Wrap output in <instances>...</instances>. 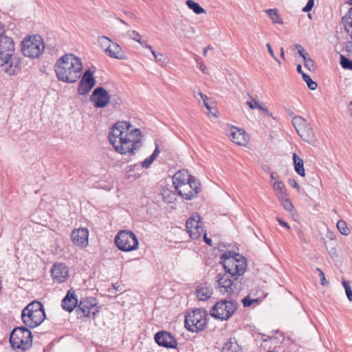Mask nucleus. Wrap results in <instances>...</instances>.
Here are the masks:
<instances>
[{"label":"nucleus","mask_w":352,"mask_h":352,"mask_svg":"<svg viewBox=\"0 0 352 352\" xmlns=\"http://www.w3.org/2000/svg\"><path fill=\"white\" fill-rule=\"evenodd\" d=\"M89 100L95 108L102 109L109 104L111 98L109 92L103 87H97L92 91Z\"/></svg>","instance_id":"9b49d317"},{"label":"nucleus","mask_w":352,"mask_h":352,"mask_svg":"<svg viewBox=\"0 0 352 352\" xmlns=\"http://www.w3.org/2000/svg\"><path fill=\"white\" fill-rule=\"evenodd\" d=\"M186 227L192 239H199L204 231L202 222L201 221V217L197 213H194L187 220Z\"/></svg>","instance_id":"f8f14e48"},{"label":"nucleus","mask_w":352,"mask_h":352,"mask_svg":"<svg viewBox=\"0 0 352 352\" xmlns=\"http://www.w3.org/2000/svg\"><path fill=\"white\" fill-rule=\"evenodd\" d=\"M101 306L98 305V300L94 297H85L80 300L76 309V314L78 319L83 318H92L94 319L100 312Z\"/></svg>","instance_id":"1a4fd4ad"},{"label":"nucleus","mask_w":352,"mask_h":352,"mask_svg":"<svg viewBox=\"0 0 352 352\" xmlns=\"http://www.w3.org/2000/svg\"><path fill=\"white\" fill-rule=\"evenodd\" d=\"M190 175L187 170L183 169L177 172L173 177V186L178 193L179 190H182V188H188V181Z\"/></svg>","instance_id":"a211bd4d"},{"label":"nucleus","mask_w":352,"mask_h":352,"mask_svg":"<svg viewBox=\"0 0 352 352\" xmlns=\"http://www.w3.org/2000/svg\"><path fill=\"white\" fill-rule=\"evenodd\" d=\"M307 122L305 119L300 116H296L292 119V124L295 127L296 132L300 130Z\"/></svg>","instance_id":"f704fd0d"},{"label":"nucleus","mask_w":352,"mask_h":352,"mask_svg":"<svg viewBox=\"0 0 352 352\" xmlns=\"http://www.w3.org/2000/svg\"><path fill=\"white\" fill-rule=\"evenodd\" d=\"M153 55L155 58V60L157 63L160 64H163L166 62V58L164 57V56L157 52H153Z\"/></svg>","instance_id":"c03bdc74"},{"label":"nucleus","mask_w":352,"mask_h":352,"mask_svg":"<svg viewBox=\"0 0 352 352\" xmlns=\"http://www.w3.org/2000/svg\"><path fill=\"white\" fill-rule=\"evenodd\" d=\"M114 125L119 128L120 131L122 132V135L129 131L131 128L130 122L126 121L118 122Z\"/></svg>","instance_id":"c9c22d12"},{"label":"nucleus","mask_w":352,"mask_h":352,"mask_svg":"<svg viewBox=\"0 0 352 352\" xmlns=\"http://www.w3.org/2000/svg\"><path fill=\"white\" fill-rule=\"evenodd\" d=\"M238 280L236 276L232 278L230 274L225 273L221 275V288L224 289V292L228 294L233 293L236 289V285L234 283Z\"/></svg>","instance_id":"b1692460"},{"label":"nucleus","mask_w":352,"mask_h":352,"mask_svg":"<svg viewBox=\"0 0 352 352\" xmlns=\"http://www.w3.org/2000/svg\"><path fill=\"white\" fill-rule=\"evenodd\" d=\"M276 193L278 198L280 202L283 201V200H285V199H288V197H287L288 195L287 194L286 190L280 191V192H276Z\"/></svg>","instance_id":"5fc2aeb1"},{"label":"nucleus","mask_w":352,"mask_h":352,"mask_svg":"<svg viewBox=\"0 0 352 352\" xmlns=\"http://www.w3.org/2000/svg\"><path fill=\"white\" fill-rule=\"evenodd\" d=\"M219 307H220V301L216 302L210 310L211 316L217 319H220V314L217 310Z\"/></svg>","instance_id":"a19ab883"},{"label":"nucleus","mask_w":352,"mask_h":352,"mask_svg":"<svg viewBox=\"0 0 352 352\" xmlns=\"http://www.w3.org/2000/svg\"><path fill=\"white\" fill-rule=\"evenodd\" d=\"M263 169L266 173H272L270 167L269 166H267V165L263 166Z\"/></svg>","instance_id":"69168bd1"},{"label":"nucleus","mask_w":352,"mask_h":352,"mask_svg":"<svg viewBox=\"0 0 352 352\" xmlns=\"http://www.w3.org/2000/svg\"><path fill=\"white\" fill-rule=\"evenodd\" d=\"M276 220L278 221V222L279 223V224L281 226L286 228L287 230H290V226H289V224L287 222L284 221L283 219H281L278 217H276Z\"/></svg>","instance_id":"13d9d810"},{"label":"nucleus","mask_w":352,"mask_h":352,"mask_svg":"<svg viewBox=\"0 0 352 352\" xmlns=\"http://www.w3.org/2000/svg\"><path fill=\"white\" fill-rule=\"evenodd\" d=\"M281 204L288 212H291L294 209V206L289 198L283 200V201L281 202Z\"/></svg>","instance_id":"de8ad7c7"},{"label":"nucleus","mask_w":352,"mask_h":352,"mask_svg":"<svg viewBox=\"0 0 352 352\" xmlns=\"http://www.w3.org/2000/svg\"><path fill=\"white\" fill-rule=\"evenodd\" d=\"M155 148L153 151V153L147 158H146L142 162V166L145 168H148L151 166V165L153 164L154 160L159 155L161 149L160 148V146L157 144V141L155 142Z\"/></svg>","instance_id":"c756f323"},{"label":"nucleus","mask_w":352,"mask_h":352,"mask_svg":"<svg viewBox=\"0 0 352 352\" xmlns=\"http://www.w3.org/2000/svg\"><path fill=\"white\" fill-rule=\"evenodd\" d=\"M5 26L0 21V66L4 71L14 75L21 69L20 58L14 54V43L12 38L5 34Z\"/></svg>","instance_id":"f257e3e1"},{"label":"nucleus","mask_w":352,"mask_h":352,"mask_svg":"<svg viewBox=\"0 0 352 352\" xmlns=\"http://www.w3.org/2000/svg\"><path fill=\"white\" fill-rule=\"evenodd\" d=\"M270 177L272 179H276L278 177V175H276V173H270Z\"/></svg>","instance_id":"338daca9"},{"label":"nucleus","mask_w":352,"mask_h":352,"mask_svg":"<svg viewBox=\"0 0 352 352\" xmlns=\"http://www.w3.org/2000/svg\"><path fill=\"white\" fill-rule=\"evenodd\" d=\"M25 327H17L10 332L9 341L11 347L18 352H25L32 346V333Z\"/></svg>","instance_id":"39448f33"},{"label":"nucleus","mask_w":352,"mask_h":352,"mask_svg":"<svg viewBox=\"0 0 352 352\" xmlns=\"http://www.w3.org/2000/svg\"><path fill=\"white\" fill-rule=\"evenodd\" d=\"M94 72L91 69L85 71L78 83L77 92L80 96L89 93L96 85V80L94 76Z\"/></svg>","instance_id":"ddd939ff"},{"label":"nucleus","mask_w":352,"mask_h":352,"mask_svg":"<svg viewBox=\"0 0 352 352\" xmlns=\"http://www.w3.org/2000/svg\"><path fill=\"white\" fill-rule=\"evenodd\" d=\"M302 78L303 80L307 83V87H309V89H311V90L316 89V88L318 87V84L311 78L309 75H308L307 74H302Z\"/></svg>","instance_id":"4c0bfd02"},{"label":"nucleus","mask_w":352,"mask_h":352,"mask_svg":"<svg viewBox=\"0 0 352 352\" xmlns=\"http://www.w3.org/2000/svg\"><path fill=\"white\" fill-rule=\"evenodd\" d=\"M154 339L155 342L160 346L166 349H176L177 342L175 337L169 332L166 331H160L155 334Z\"/></svg>","instance_id":"4468645a"},{"label":"nucleus","mask_w":352,"mask_h":352,"mask_svg":"<svg viewBox=\"0 0 352 352\" xmlns=\"http://www.w3.org/2000/svg\"><path fill=\"white\" fill-rule=\"evenodd\" d=\"M54 71L59 80L67 83L76 82L82 71L80 58L72 54H67L57 60Z\"/></svg>","instance_id":"f03ea898"},{"label":"nucleus","mask_w":352,"mask_h":352,"mask_svg":"<svg viewBox=\"0 0 352 352\" xmlns=\"http://www.w3.org/2000/svg\"><path fill=\"white\" fill-rule=\"evenodd\" d=\"M53 280L58 283H63L68 277V269L63 263H56L51 269Z\"/></svg>","instance_id":"aec40b11"},{"label":"nucleus","mask_w":352,"mask_h":352,"mask_svg":"<svg viewBox=\"0 0 352 352\" xmlns=\"http://www.w3.org/2000/svg\"><path fill=\"white\" fill-rule=\"evenodd\" d=\"M115 244L122 252H131L138 248L139 241L136 235L131 230H120L116 236Z\"/></svg>","instance_id":"9d476101"},{"label":"nucleus","mask_w":352,"mask_h":352,"mask_svg":"<svg viewBox=\"0 0 352 352\" xmlns=\"http://www.w3.org/2000/svg\"><path fill=\"white\" fill-rule=\"evenodd\" d=\"M296 70L298 73L301 74L302 75V74H305L302 70V66L301 65H297V68H296Z\"/></svg>","instance_id":"774afa93"},{"label":"nucleus","mask_w":352,"mask_h":352,"mask_svg":"<svg viewBox=\"0 0 352 352\" xmlns=\"http://www.w3.org/2000/svg\"><path fill=\"white\" fill-rule=\"evenodd\" d=\"M129 36L131 37V39L138 42L141 44V45H143V42L140 39V35L137 31H131V33L129 34Z\"/></svg>","instance_id":"8fccbe9b"},{"label":"nucleus","mask_w":352,"mask_h":352,"mask_svg":"<svg viewBox=\"0 0 352 352\" xmlns=\"http://www.w3.org/2000/svg\"><path fill=\"white\" fill-rule=\"evenodd\" d=\"M142 135L140 129H130L129 131L124 134V138H120V144H119V148L117 146L116 148V151L122 155L126 153L133 155L135 153V151L142 146Z\"/></svg>","instance_id":"423d86ee"},{"label":"nucleus","mask_w":352,"mask_h":352,"mask_svg":"<svg viewBox=\"0 0 352 352\" xmlns=\"http://www.w3.org/2000/svg\"><path fill=\"white\" fill-rule=\"evenodd\" d=\"M45 43L39 35H32L25 38L21 43V51L25 56L38 58L44 52Z\"/></svg>","instance_id":"0eeeda50"},{"label":"nucleus","mask_w":352,"mask_h":352,"mask_svg":"<svg viewBox=\"0 0 352 352\" xmlns=\"http://www.w3.org/2000/svg\"><path fill=\"white\" fill-rule=\"evenodd\" d=\"M256 104L257 105V109L261 110L265 115L268 116H272V113L269 112L267 109L266 107H263L259 102H255Z\"/></svg>","instance_id":"6e6d98bb"},{"label":"nucleus","mask_w":352,"mask_h":352,"mask_svg":"<svg viewBox=\"0 0 352 352\" xmlns=\"http://www.w3.org/2000/svg\"><path fill=\"white\" fill-rule=\"evenodd\" d=\"M46 318L43 305L38 300H34L25 306L21 312L23 324L30 329L40 325Z\"/></svg>","instance_id":"20e7f679"},{"label":"nucleus","mask_w":352,"mask_h":352,"mask_svg":"<svg viewBox=\"0 0 352 352\" xmlns=\"http://www.w3.org/2000/svg\"><path fill=\"white\" fill-rule=\"evenodd\" d=\"M295 171L302 177L305 176L303 160L296 153L292 156Z\"/></svg>","instance_id":"c85d7f7f"},{"label":"nucleus","mask_w":352,"mask_h":352,"mask_svg":"<svg viewBox=\"0 0 352 352\" xmlns=\"http://www.w3.org/2000/svg\"><path fill=\"white\" fill-rule=\"evenodd\" d=\"M88 236L87 228L75 229L71 233L72 241L76 246L86 247L88 245Z\"/></svg>","instance_id":"6ab92c4d"},{"label":"nucleus","mask_w":352,"mask_h":352,"mask_svg":"<svg viewBox=\"0 0 352 352\" xmlns=\"http://www.w3.org/2000/svg\"><path fill=\"white\" fill-rule=\"evenodd\" d=\"M110 102L109 103L113 108L120 109L122 102V99L118 95H110Z\"/></svg>","instance_id":"e433bc0d"},{"label":"nucleus","mask_w":352,"mask_h":352,"mask_svg":"<svg viewBox=\"0 0 352 352\" xmlns=\"http://www.w3.org/2000/svg\"><path fill=\"white\" fill-rule=\"evenodd\" d=\"M221 352H243V349L237 343L235 338H230L228 342L223 344Z\"/></svg>","instance_id":"bb28decb"},{"label":"nucleus","mask_w":352,"mask_h":352,"mask_svg":"<svg viewBox=\"0 0 352 352\" xmlns=\"http://www.w3.org/2000/svg\"><path fill=\"white\" fill-rule=\"evenodd\" d=\"M142 46L150 50L152 54H153V52H155L154 50V49L153 48V47L148 44L145 43L144 45L143 44V45H142Z\"/></svg>","instance_id":"0e129e2a"},{"label":"nucleus","mask_w":352,"mask_h":352,"mask_svg":"<svg viewBox=\"0 0 352 352\" xmlns=\"http://www.w3.org/2000/svg\"><path fill=\"white\" fill-rule=\"evenodd\" d=\"M188 188H190L188 192H184V190H179L178 195L183 199L186 200H192V199L197 197L198 194L201 191V184L197 178L192 175H190V178L187 182Z\"/></svg>","instance_id":"2eb2a0df"},{"label":"nucleus","mask_w":352,"mask_h":352,"mask_svg":"<svg viewBox=\"0 0 352 352\" xmlns=\"http://www.w3.org/2000/svg\"><path fill=\"white\" fill-rule=\"evenodd\" d=\"M186 3L195 14H200L206 12V10L198 3L193 0H187Z\"/></svg>","instance_id":"7c9ffc66"},{"label":"nucleus","mask_w":352,"mask_h":352,"mask_svg":"<svg viewBox=\"0 0 352 352\" xmlns=\"http://www.w3.org/2000/svg\"><path fill=\"white\" fill-rule=\"evenodd\" d=\"M113 41L106 36H98V42L101 48L109 49Z\"/></svg>","instance_id":"72a5a7b5"},{"label":"nucleus","mask_w":352,"mask_h":352,"mask_svg":"<svg viewBox=\"0 0 352 352\" xmlns=\"http://www.w3.org/2000/svg\"><path fill=\"white\" fill-rule=\"evenodd\" d=\"M314 6V0H308L306 6L302 8L304 12L311 11Z\"/></svg>","instance_id":"3c124183"},{"label":"nucleus","mask_w":352,"mask_h":352,"mask_svg":"<svg viewBox=\"0 0 352 352\" xmlns=\"http://www.w3.org/2000/svg\"><path fill=\"white\" fill-rule=\"evenodd\" d=\"M297 133L305 142L312 143L316 140L314 132L309 123L305 124L302 128H300Z\"/></svg>","instance_id":"393cba45"},{"label":"nucleus","mask_w":352,"mask_h":352,"mask_svg":"<svg viewBox=\"0 0 352 352\" xmlns=\"http://www.w3.org/2000/svg\"><path fill=\"white\" fill-rule=\"evenodd\" d=\"M204 106L206 107V109L209 111V115L212 116L214 118H217V111L213 112L212 111V107L208 103L207 101H206L205 99H204Z\"/></svg>","instance_id":"603ef678"},{"label":"nucleus","mask_w":352,"mask_h":352,"mask_svg":"<svg viewBox=\"0 0 352 352\" xmlns=\"http://www.w3.org/2000/svg\"><path fill=\"white\" fill-rule=\"evenodd\" d=\"M256 302H258V298H255V299L251 298L250 297V296H245L242 300L243 305L245 307H250V306H251L252 305H253Z\"/></svg>","instance_id":"79ce46f5"},{"label":"nucleus","mask_w":352,"mask_h":352,"mask_svg":"<svg viewBox=\"0 0 352 352\" xmlns=\"http://www.w3.org/2000/svg\"><path fill=\"white\" fill-rule=\"evenodd\" d=\"M342 23L346 32L352 38V8H351L347 13L342 16Z\"/></svg>","instance_id":"cd10ccee"},{"label":"nucleus","mask_w":352,"mask_h":352,"mask_svg":"<svg viewBox=\"0 0 352 352\" xmlns=\"http://www.w3.org/2000/svg\"><path fill=\"white\" fill-rule=\"evenodd\" d=\"M255 102L256 101H254V102H252L251 101H247L246 104L248 105V107L251 109H254L255 108H257V105L256 104Z\"/></svg>","instance_id":"052dcab7"},{"label":"nucleus","mask_w":352,"mask_h":352,"mask_svg":"<svg viewBox=\"0 0 352 352\" xmlns=\"http://www.w3.org/2000/svg\"><path fill=\"white\" fill-rule=\"evenodd\" d=\"M199 69L204 72V73H206V65L203 63H199Z\"/></svg>","instance_id":"e2e57ef3"},{"label":"nucleus","mask_w":352,"mask_h":352,"mask_svg":"<svg viewBox=\"0 0 352 352\" xmlns=\"http://www.w3.org/2000/svg\"><path fill=\"white\" fill-rule=\"evenodd\" d=\"M124 137V135H122V132L115 125L111 127L108 136L109 140L115 150L117 146L119 148V144H120V138Z\"/></svg>","instance_id":"a878e982"},{"label":"nucleus","mask_w":352,"mask_h":352,"mask_svg":"<svg viewBox=\"0 0 352 352\" xmlns=\"http://www.w3.org/2000/svg\"><path fill=\"white\" fill-rule=\"evenodd\" d=\"M295 47L296 49L298 50V53L299 56H301L303 58V60L309 57L308 53L303 49V47L300 44H296Z\"/></svg>","instance_id":"49530a36"},{"label":"nucleus","mask_w":352,"mask_h":352,"mask_svg":"<svg viewBox=\"0 0 352 352\" xmlns=\"http://www.w3.org/2000/svg\"><path fill=\"white\" fill-rule=\"evenodd\" d=\"M104 52L111 58L118 60H126L127 56L121 46L116 42L112 41L109 48L104 49Z\"/></svg>","instance_id":"4be33fe9"},{"label":"nucleus","mask_w":352,"mask_h":352,"mask_svg":"<svg viewBox=\"0 0 352 352\" xmlns=\"http://www.w3.org/2000/svg\"><path fill=\"white\" fill-rule=\"evenodd\" d=\"M221 266L225 273L230 274L232 278L243 275L246 270V258L234 251H226L221 254Z\"/></svg>","instance_id":"7ed1b4c3"},{"label":"nucleus","mask_w":352,"mask_h":352,"mask_svg":"<svg viewBox=\"0 0 352 352\" xmlns=\"http://www.w3.org/2000/svg\"><path fill=\"white\" fill-rule=\"evenodd\" d=\"M337 228L343 235L347 236L350 234V230L344 220H339L337 222Z\"/></svg>","instance_id":"473e14b6"},{"label":"nucleus","mask_w":352,"mask_h":352,"mask_svg":"<svg viewBox=\"0 0 352 352\" xmlns=\"http://www.w3.org/2000/svg\"><path fill=\"white\" fill-rule=\"evenodd\" d=\"M79 302L78 301L76 292L73 289H69L66 296L63 298L61 302L63 309L71 313L75 308L76 309Z\"/></svg>","instance_id":"412c9836"},{"label":"nucleus","mask_w":352,"mask_h":352,"mask_svg":"<svg viewBox=\"0 0 352 352\" xmlns=\"http://www.w3.org/2000/svg\"><path fill=\"white\" fill-rule=\"evenodd\" d=\"M342 285L345 289L346 295L349 301H352V289L349 283L346 280H342Z\"/></svg>","instance_id":"ea45409f"},{"label":"nucleus","mask_w":352,"mask_h":352,"mask_svg":"<svg viewBox=\"0 0 352 352\" xmlns=\"http://www.w3.org/2000/svg\"><path fill=\"white\" fill-rule=\"evenodd\" d=\"M212 292L213 288L210 285L203 283L197 285L195 294L199 300L205 301L211 297Z\"/></svg>","instance_id":"5701e85b"},{"label":"nucleus","mask_w":352,"mask_h":352,"mask_svg":"<svg viewBox=\"0 0 352 352\" xmlns=\"http://www.w3.org/2000/svg\"><path fill=\"white\" fill-rule=\"evenodd\" d=\"M238 306L236 300L231 297L221 300V321L228 320L234 314Z\"/></svg>","instance_id":"dca6fc26"},{"label":"nucleus","mask_w":352,"mask_h":352,"mask_svg":"<svg viewBox=\"0 0 352 352\" xmlns=\"http://www.w3.org/2000/svg\"><path fill=\"white\" fill-rule=\"evenodd\" d=\"M207 312L203 309H196L185 316V327L191 332L204 330L207 324Z\"/></svg>","instance_id":"6e6552de"},{"label":"nucleus","mask_w":352,"mask_h":352,"mask_svg":"<svg viewBox=\"0 0 352 352\" xmlns=\"http://www.w3.org/2000/svg\"><path fill=\"white\" fill-rule=\"evenodd\" d=\"M204 241H205V243L206 244H208V245H212V239L208 238V237H207V235H206V232H205L204 236Z\"/></svg>","instance_id":"680f3d73"},{"label":"nucleus","mask_w":352,"mask_h":352,"mask_svg":"<svg viewBox=\"0 0 352 352\" xmlns=\"http://www.w3.org/2000/svg\"><path fill=\"white\" fill-rule=\"evenodd\" d=\"M273 187H274V190L276 192L286 190L285 186L284 183L281 181H276L273 184Z\"/></svg>","instance_id":"37998d69"},{"label":"nucleus","mask_w":352,"mask_h":352,"mask_svg":"<svg viewBox=\"0 0 352 352\" xmlns=\"http://www.w3.org/2000/svg\"><path fill=\"white\" fill-rule=\"evenodd\" d=\"M316 271H318L319 272V276H320V280H321V282H320L321 285L322 286L328 285L329 281L326 280L324 272L319 267L316 268Z\"/></svg>","instance_id":"09e8293b"},{"label":"nucleus","mask_w":352,"mask_h":352,"mask_svg":"<svg viewBox=\"0 0 352 352\" xmlns=\"http://www.w3.org/2000/svg\"><path fill=\"white\" fill-rule=\"evenodd\" d=\"M345 50L347 52L352 54V41H347L346 43Z\"/></svg>","instance_id":"bf43d9fd"},{"label":"nucleus","mask_w":352,"mask_h":352,"mask_svg":"<svg viewBox=\"0 0 352 352\" xmlns=\"http://www.w3.org/2000/svg\"><path fill=\"white\" fill-rule=\"evenodd\" d=\"M266 13L270 17L274 23H283V21L278 15L277 9H268L266 10Z\"/></svg>","instance_id":"2f4dec72"},{"label":"nucleus","mask_w":352,"mask_h":352,"mask_svg":"<svg viewBox=\"0 0 352 352\" xmlns=\"http://www.w3.org/2000/svg\"><path fill=\"white\" fill-rule=\"evenodd\" d=\"M227 135L232 142L239 146H245L249 141L245 131L237 127L232 126L227 132Z\"/></svg>","instance_id":"f3484780"},{"label":"nucleus","mask_w":352,"mask_h":352,"mask_svg":"<svg viewBox=\"0 0 352 352\" xmlns=\"http://www.w3.org/2000/svg\"><path fill=\"white\" fill-rule=\"evenodd\" d=\"M304 60V65L309 70H314L315 69V63L314 61L309 57L306 58Z\"/></svg>","instance_id":"a18cd8bd"},{"label":"nucleus","mask_w":352,"mask_h":352,"mask_svg":"<svg viewBox=\"0 0 352 352\" xmlns=\"http://www.w3.org/2000/svg\"><path fill=\"white\" fill-rule=\"evenodd\" d=\"M340 63L344 69L349 70L352 69V60L345 57L344 55L340 54Z\"/></svg>","instance_id":"58836bf2"},{"label":"nucleus","mask_w":352,"mask_h":352,"mask_svg":"<svg viewBox=\"0 0 352 352\" xmlns=\"http://www.w3.org/2000/svg\"><path fill=\"white\" fill-rule=\"evenodd\" d=\"M267 50H268V52L270 53V54L271 55V56L280 65V61L279 60V59L275 56L274 54V52L272 50V47L271 46V45L267 43Z\"/></svg>","instance_id":"864d4df0"},{"label":"nucleus","mask_w":352,"mask_h":352,"mask_svg":"<svg viewBox=\"0 0 352 352\" xmlns=\"http://www.w3.org/2000/svg\"><path fill=\"white\" fill-rule=\"evenodd\" d=\"M288 183L290 186L297 189L300 192V186L294 179H289Z\"/></svg>","instance_id":"4d7b16f0"}]
</instances>
